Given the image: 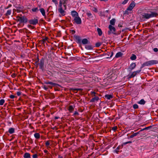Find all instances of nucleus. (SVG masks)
<instances>
[{
	"mask_svg": "<svg viewBox=\"0 0 158 158\" xmlns=\"http://www.w3.org/2000/svg\"><path fill=\"white\" fill-rule=\"evenodd\" d=\"M17 21L19 22L20 23H26L27 22V19L25 16L20 17V16H17L16 17Z\"/></svg>",
	"mask_w": 158,
	"mask_h": 158,
	"instance_id": "3",
	"label": "nucleus"
},
{
	"mask_svg": "<svg viewBox=\"0 0 158 158\" xmlns=\"http://www.w3.org/2000/svg\"><path fill=\"white\" fill-rule=\"evenodd\" d=\"M48 39V38L47 37H45L44 39H43V41L44 44V42H45L46 40H47Z\"/></svg>",
	"mask_w": 158,
	"mask_h": 158,
	"instance_id": "51",
	"label": "nucleus"
},
{
	"mask_svg": "<svg viewBox=\"0 0 158 158\" xmlns=\"http://www.w3.org/2000/svg\"><path fill=\"white\" fill-rule=\"evenodd\" d=\"M11 12H12V10H8L7 11L6 13L5 14L6 16H8L9 15H10V14L11 13Z\"/></svg>",
	"mask_w": 158,
	"mask_h": 158,
	"instance_id": "34",
	"label": "nucleus"
},
{
	"mask_svg": "<svg viewBox=\"0 0 158 158\" xmlns=\"http://www.w3.org/2000/svg\"><path fill=\"white\" fill-rule=\"evenodd\" d=\"M44 83L46 84H50L51 85H52V86H55L56 87H58V86L61 87V85H59L58 84H56L53 82H52L51 81H47L45 82H44Z\"/></svg>",
	"mask_w": 158,
	"mask_h": 158,
	"instance_id": "10",
	"label": "nucleus"
},
{
	"mask_svg": "<svg viewBox=\"0 0 158 158\" xmlns=\"http://www.w3.org/2000/svg\"><path fill=\"white\" fill-rule=\"evenodd\" d=\"M136 56L134 54H132L131 56L130 57V59L131 60H135L136 59Z\"/></svg>",
	"mask_w": 158,
	"mask_h": 158,
	"instance_id": "32",
	"label": "nucleus"
},
{
	"mask_svg": "<svg viewBox=\"0 0 158 158\" xmlns=\"http://www.w3.org/2000/svg\"><path fill=\"white\" fill-rule=\"evenodd\" d=\"M152 127V126H149V127H145V128H144L143 129H141V130H140L139 131V132H141L143 131L144 130H150V129Z\"/></svg>",
	"mask_w": 158,
	"mask_h": 158,
	"instance_id": "30",
	"label": "nucleus"
},
{
	"mask_svg": "<svg viewBox=\"0 0 158 158\" xmlns=\"http://www.w3.org/2000/svg\"><path fill=\"white\" fill-rule=\"evenodd\" d=\"M71 15L74 18L79 16L78 14L75 10L72 11L71 12Z\"/></svg>",
	"mask_w": 158,
	"mask_h": 158,
	"instance_id": "13",
	"label": "nucleus"
},
{
	"mask_svg": "<svg viewBox=\"0 0 158 158\" xmlns=\"http://www.w3.org/2000/svg\"><path fill=\"white\" fill-rule=\"evenodd\" d=\"M39 65L40 69L43 71L44 70V59L43 58L40 59Z\"/></svg>",
	"mask_w": 158,
	"mask_h": 158,
	"instance_id": "5",
	"label": "nucleus"
},
{
	"mask_svg": "<svg viewBox=\"0 0 158 158\" xmlns=\"http://www.w3.org/2000/svg\"><path fill=\"white\" fill-rule=\"evenodd\" d=\"M98 35L99 36H101L102 35V31L101 29L99 28H98L97 29Z\"/></svg>",
	"mask_w": 158,
	"mask_h": 158,
	"instance_id": "31",
	"label": "nucleus"
},
{
	"mask_svg": "<svg viewBox=\"0 0 158 158\" xmlns=\"http://www.w3.org/2000/svg\"><path fill=\"white\" fill-rule=\"evenodd\" d=\"M10 98L13 99L15 98V96L13 95H10Z\"/></svg>",
	"mask_w": 158,
	"mask_h": 158,
	"instance_id": "57",
	"label": "nucleus"
},
{
	"mask_svg": "<svg viewBox=\"0 0 158 158\" xmlns=\"http://www.w3.org/2000/svg\"><path fill=\"white\" fill-rule=\"evenodd\" d=\"M39 10L41 13L42 15L45 18L46 17V15L45 11L44 9L43 8H41Z\"/></svg>",
	"mask_w": 158,
	"mask_h": 158,
	"instance_id": "16",
	"label": "nucleus"
},
{
	"mask_svg": "<svg viewBox=\"0 0 158 158\" xmlns=\"http://www.w3.org/2000/svg\"><path fill=\"white\" fill-rule=\"evenodd\" d=\"M101 44L100 43H97L95 44V46L96 47H99L101 45Z\"/></svg>",
	"mask_w": 158,
	"mask_h": 158,
	"instance_id": "44",
	"label": "nucleus"
},
{
	"mask_svg": "<svg viewBox=\"0 0 158 158\" xmlns=\"http://www.w3.org/2000/svg\"><path fill=\"white\" fill-rule=\"evenodd\" d=\"M158 15L157 13L154 12H151L150 13H142L140 15V19L144 20L145 19H148L150 18L156 17Z\"/></svg>",
	"mask_w": 158,
	"mask_h": 158,
	"instance_id": "1",
	"label": "nucleus"
},
{
	"mask_svg": "<svg viewBox=\"0 0 158 158\" xmlns=\"http://www.w3.org/2000/svg\"><path fill=\"white\" fill-rule=\"evenodd\" d=\"M38 155L36 154H35L32 155V158H37Z\"/></svg>",
	"mask_w": 158,
	"mask_h": 158,
	"instance_id": "46",
	"label": "nucleus"
},
{
	"mask_svg": "<svg viewBox=\"0 0 158 158\" xmlns=\"http://www.w3.org/2000/svg\"><path fill=\"white\" fill-rule=\"evenodd\" d=\"M12 6V5L10 4H9L8 6H6L4 8L5 9H7L11 7Z\"/></svg>",
	"mask_w": 158,
	"mask_h": 158,
	"instance_id": "48",
	"label": "nucleus"
},
{
	"mask_svg": "<svg viewBox=\"0 0 158 158\" xmlns=\"http://www.w3.org/2000/svg\"><path fill=\"white\" fill-rule=\"evenodd\" d=\"M68 1H63L61 3V6H62V5H63V6L64 7V10H65L66 9L67 7H66V5L68 3Z\"/></svg>",
	"mask_w": 158,
	"mask_h": 158,
	"instance_id": "14",
	"label": "nucleus"
},
{
	"mask_svg": "<svg viewBox=\"0 0 158 158\" xmlns=\"http://www.w3.org/2000/svg\"><path fill=\"white\" fill-rule=\"evenodd\" d=\"M117 129V126L114 127H112V130L114 131H115Z\"/></svg>",
	"mask_w": 158,
	"mask_h": 158,
	"instance_id": "45",
	"label": "nucleus"
},
{
	"mask_svg": "<svg viewBox=\"0 0 158 158\" xmlns=\"http://www.w3.org/2000/svg\"><path fill=\"white\" fill-rule=\"evenodd\" d=\"M31 10L33 12H37L39 11V10L38 7H35L32 8L31 9Z\"/></svg>",
	"mask_w": 158,
	"mask_h": 158,
	"instance_id": "35",
	"label": "nucleus"
},
{
	"mask_svg": "<svg viewBox=\"0 0 158 158\" xmlns=\"http://www.w3.org/2000/svg\"><path fill=\"white\" fill-rule=\"evenodd\" d=\"M132 143V142L131 141H129L128 142H126L125 143H124V144H126L128 143Z\"/></svg>",
	"mask_w": 158,
	"mask_h": 158,
	"instance_id": "63",
	"label": "nucleus"
},
{
	"mask_svg": "<svg viewBox=\"0 0 158 158\" xmlns=\"http://www.w3.org/2000/svg\"><path fill=\"white\" fill-rule=\"evenodd\" d=\"M23 10V8L21 6L16 7V10L18 13L21 12Z\"/></svg>",
	"mask_w": 158,
	"mask_h": 158,
	"instance_id": "29",
	"label": "nucleus"
},
{
	"mask_svg": "<svg viewBox=\"0 0 158 158\" xmlns=\"http://www.w3.org/2000/svg\"><path fill=\"white\" fill-rule=\"evenodd\" d=\"M136 67V64L135 63H132L131 65L129 67V68L131 69V70L134 69Z\"/></svg>",
	"mask_w": 158,
	"mask_h": 158,
	"instance_id": "17",
	"label": "nucleus"
},
{
	"mask_svg": "<svg viewBox=\"0 0 158 158\" xmlns=\"http://www.w3.org/2000/svg\"><path fill=\"white\" fill-rule=\"evenodd\" d=\"M38 23V19L37 18H34L29 21V23L32 25H35Z\"/></svg>",
	"mask_w": 158,
	"mask_h": 158,
	"instance_id": "6",
	"label": "nucleus"
},
{
	"mask_svg": "<svg viewBox=\"0 0 158 158\" xmlns=\"http://www.w3.org/2000/svg\"><path fill=\"white\" fill-rule=\"evenodd\" d=\"M133 108L134 109H137L139 108V106L138 105L135 104L133 105Z\"/></svg>",
	"mask_w": 158,
	"mask_h": 158,
	"instance_id": "41",
	"label": "nucleus"
},
{
	"mask_svg": "<svg viewBox=\"0 0 158 158\" xmlns=\"http://www.w3.org/2000/svg\"><path fill=\"white\" fill-rule=\"evenodd\" d=\"M74 108L72 106H69V110L70 112H72L73 110H74Z\"/></svg>",
	"mask_w": 158,
	"mask_h": 158,
	"instance_id": "37",
	"label": "nucleus"
},
{
	"mask_svg": "<svg viewBox=\"0 0 158 158\" xmlns=\"http://www.w3.org/2000/svg\"><path fill=\"white\" fill-rule=\"evenodd\" d=\"M35 138L36 139H39L40 138V135L38 133H35L34 134Z\"/></svg>",
	"mask_w": 158,
	"mask_h": 158,
	"instance_id": "28",
	"label": "nucleus"
},
{
	"mask_svg": "<svg viewBox=\"0 0 158 158\" xmlns=\"http://www.w3.org/2000/svg\"><path fill=\"white\" fill-rule=\"evenodd\" d=\"M8 132L10 134H12L14 133L15 129L13 128H10L8 130Z\"/></svg>",
	"mask_w": 158,
	"mask_h": 158,
	"instance_id": "27",
	"label": "nucleus"
},
{
	"mask_svg": "<svg viewBox=\"0 0 158 158\" xmlns=\"http://www.w3.org/2000/svg\"><path fill=\"white\" fill-rule=\"evenodd\" d=\"M136 75V74L134 72H133L132 74L130 75H128V78H131L134 77Z\"/></svg>",
	"mask_w": 158,
	"mask_h": 158,
	"instance_id": "24",
	"label": "nucleus"
},
{
	"mask_svg": "<svg viewBox=\"0 0 158 158\" xmlns=\"http://www.w3.org/2000/svg\"><path fill=\"white\" fill-rule=\"evenodd\" d=\"M153 50L155 52H157L158 51V49L157 48H154L153 49Z\"/></svg>",
	"mask_w": 158,
	"mask_h": 158,
	"instance_id": "58",
	"label": "nucleus"
},
{
	"mask_svg": "<svg viewBox=\"0 0 158 158\" xmlns=\"http://www.w3.org/2000/svg\"><path fill=\"white\" fill-rule=\"evenodd\" d=\"M88 40L87 39L85 38L83 39L81 41V43L83 44H86L88 43Z\"/></svg>",
	"mask_w": 158,
	"mask_h": 158,
	"instance_id": "20",
	"label": "nucleus"
},
{
	"mask_svg": "<svg viewBox=\"0 0 158 158\" xmlns=\"http://www.w3.org/2000/svg\"><path fill=\"white\" fill-rule=\"evenodd\" d=\"M74 114L75 115H79V114L77 112L75 111L74 112Z\"/></svg>",
	"mask_w": 158,
	"mask_h": 158,
	"instance_id": "62",
	"label": "nucleus"
},
{
	"mask_svg": "<svg viewBox=\"0 0 158 158\" xmlns=\"http://www.w3.org/2000/svg\"><path fill=\"white\" fill-rule=\"evenodd\" d=\"M122 148V146H119L116 148L115 150H114V151L117 153H118V150H119L121 148Z\"/></svg>",
	"mask_w": 158,
	"mask_h": 158,
	"instance_id": "33",
	"label": "nucleus"
},
{
	"mask_svg": "<svg viewBox=\"0 0 158 158\" xmlns=\"http://www.w3.org/2000/svg\"><path fill=\"white\" fill-rule=\"evenodd\" d=\"M43 88L45 90H47L48 89V87L45 85L43 86Z\"/></svg>",
	"mask_w": 158,
	"mask_h": 158,
	"instance_id": "52",
	"label": "nucleus"
},
{
	"mask_svg": "<svg viewBox=\"0 0 158 158\" xmlns=\"http://www.w3.org/2000/svg\"><path fill=\"white\" fill-rule=\"evenodd\" d=\"M108 28L109 31L108 32V34L110 35L111 33H113L115 34L116 33H115L116 31V29L113 26L111 25H109V26Z\"/></svg>",
	"mask_w": 158,
	"mask_h": 158,
	"instance_id": "4",
	"label": "nucleus"
},
{
	"mask_svg": "<svg viewBox=\"0 0 158 158\" xmlns=\"http://www.w3.org/2000/svg\"><path fill=\"white\" fill-rule=\"evenodd\" d=\"M105 98L107 99L110 100L113 98V96L111 94H106L105 96Z\"/></svg>",
	"mask_w": 158,
	"mask_h": 158,
	"instance_id": "21",
	"label": "nucleus"
},
{
	"mask_svg": "<svg viewBox=\"0 0 158 158\" xmlns=\"http://www.w3.org/2000/svg\"><path fill=\"white\" fill-rule=\"evenodd\" d=\"M142 69H141V67L140 68V69L139 70L137 71H134V72L136 74V75H137V74H139V73L141 72Z\"/></svg>",
	"mask_w": 158,
	"mask_h": 158,
	"instance_id": "40",
	"label": "nucleus"
},
{
	"mask_svg": "<svg viewBox=\"0 0 158 158\" xmlns=\"http://www.w3.org/2000/svg\"><path fill=\"white\" fill-rule=\"evenodd\" d=\"M99 15L101 16L105 17V15L104 14V13L102 11H100L99 13Z\"/></svg>",
	"mask_w": 158,
	"mask_h": 158,
	"instance_id": "42",
	"label": "nucleus"
},
{
	"mask_svg": "<svg viewBox=\"0 0 158 158\" xmlns=\"http://www.w3.org/2000/svg\"><path fill=\"white\" fill-rule=\"evenodd\" d=\"M21 92L20 91L17 92V94L18 96H19L21 94Z\"/></svg>",
	"mask_w": 158,
	"mask_h": 158,
	"instance_id": "56",
	"label": "nucleus"
},
{
	"mask_svg": "<svg viewBox=\"0 0 158 158\" xmlns=\"http://www.w3.org/2000/svg\"><path fill=\"white\" fill-rule=\"evenodd\" d=\"M96 93L94 92H91V94L93 96H95V94Z\"/></svg>",
	"mask_w": 158,
	"mask_h": 158,
	"instance_id": "54",
	"label": "nucleus"
},
{
	"mask_svg": "<svg viewBox=\"0 0 158 158\" xmlns=\"http://www.w3.org/2000/svg\"><path fill=\"white\" fill-rule=\"evenodd\" d=\"M31 157L30 154L28 152L25 153L23 155V157L24 158H30Z\"/></svg>",
	"mask_w": 158,
	"mask_h": 158,
	"instance_id": "18",
	"label": "nucleus"
},
{
	"mask_svg": "<svg viewBox=\"0 0 158 158\" xmlns=\"http://www.w3.org/2000/svg\"><path fill=\"white\" fill-rule=\"evenodd\" d=\"M93 10L95 12H98V10L96 7H94L93 8Z\"/></svg>",
	"mask_w": 158,
	"mask_h": 158,
	"instance_id": "53",
	"label": "nucleus"
},
{
	"mask_svg": "<svg viewBox=\"0 0 158 158\" xmlns=\"http://www.w3.org/2000/svg\"><path fill=\"white\" fill-rule=\"evenodd\" d=\"M146 103V102L144 101L143 99H142L139 101L137 102L138 104L141 105H144Z\"/></svg>",
	"mask_w": 158,
	"mask_h": 158,
	"instance_id": "25",
	"label": "nucleus"
},
{
	"mask_svg": "<svg viewBox=\"0 0 158 158\" xmlns=\"http://www.w3.org/2000/svg\"><path fill=\"white\" fill-rule=\"evenodd\" d=\"M74 22L77 24H81V19L78 16L75 17L74 18Z\"/></svg>",
	"mask_w": 158,
	"mask_h": 158,
	"instance_id": "8",
	"label": "nucleus"
},
{
	"mask_svg": "<svg viewBox=\"0 0 158 158\" xmlns=\"http://www.w3.org/2000/svg\"><path fill=\"white\" fill-rule=\"evenodd\" d=\"M39 62L37 61H35V63H34V65L36 66L37 67H38V65H39Z\"/></svg>",
	"mask_w": 158,
	"mask_h": 158,
	"instance_id": "49",
	"label": "nucleus"
},
{
	"mask_svg": "<svg viewBox=\"0 0 158 158\" xmlns=\"http://www.w3.org/2000/svg\"><path fill=\"white\" fill-rule=\"evenodd\" d=\"M70 90H72L74 92H77V89H73L71 88L70 89Z\"/></svg>",
	"mask_w": 158,
	"mask_h": 158,
	"instance_id": "50",
	"label": "nucleus"
},
{
	"mask_svg": "<svg viewBox=\"0 0 158 158\" xmlns=\"http://www.w3.org/2000/svg\"><path fill=\"white\" fill-rule=\"evenodd\" d=\"M135 5L134 2H132L127 8V10H131Z\"/></svg>",
	"mask_w": 158,
	"mask_h": 158,
	"instance_id": "9",
	"label": "nucleus"
},
{
	"mask_svg": "<svg viewBox=\"0 0 158 158\" xmlns=\"http://www.w3.org/2000/svg\"><path fill=\"white\" fill-rule=\"evenodd\" d=\"M52 1L54 3L56 4H58V2L56 0H52Z\"/></svg>",
	"mask_w": 158,
	"mask_h": 158,
	"instance_id": "55",
	"label": "nucleus"
},
{
	"mask_svg": "<svg viewBox=\"0 0 158 158\" xmlns=\"http://www.w3.org/2000/svg\"><path fill=\"white\" fill-rule=\"evenodd\" d=\"M128 10H127V9L125 11V14H126L128 15L129 13L128 12Z\"/></svg>",
	"mask_w": 158,
	"mask_h": 158,
	"instance_id": "64",
	"label": "nucleus"
},
{
	"mask_svg": "<svg viewBox=\"0 0 158 158\" xmlns=\"http://www.w3.org/2000/svg\"><path fill=\"white\" fill-rule=\"evenodd\" d=\"M59 4V8L58 9V11L61 14L60 16H63L65 15V12L63 9L62 6H61H61Z\"/></svg>",
	"mask_w": 158,
	"mask_h": 158,
	"instance_id": "7",
	"label": "nucleus"
},
{
	"mask_svg": "<svg viewBox=\"0 0 158 158\" xmlns=\"http://www.w3.org/2000/svg\"><path fill=\"white\" fill-rule=\"evenodd\" d=\"M99 99V98L98 96H95L94 97L92 98L90 100V102H94L95 101H98Z\"/></svg>",
	"mask_w": 158,
	"mask_h": 158,
	"instance_id": "15",
	"label": "nucleus"
},
{
	"mask_svg": "<svg viewBox=\"0 0 158 158\" xmlns=\"http://www.w3.org/2000/svg\"><path fill=\"white\" fill-rule=\"evenodd\" d=\"M113 55V52H107L105 55L106 56L107 58H110L112 57Z\"/></svg>",
	"mask_w": 158,
	"mask_h": 158,
	"instance_id": "12",
	"label": "nucleus"
},
{
	"mask_svg": "<svg viewBox=\"0 0 158 158\" xmlns=\"http://www.w3.org/2000/svg\"><path fill=\"white\" fill-rule=\"evenodd\" d=\"M5 102V100L3 99L0 100V105H2Z\"/></svg>",
	"mask_w": 158,
	"mask_h": 158,
	"instance_id": "39",
	"label": "nucleus"
},
{
	"mask_svg": "<svg viewBox=\"0 0 158 158\" xmlns=\"http://www.w3.org/2000/svg\"><path fill=\"white\" fill-rule=\"evenodd\" d=\"M49 141H47L45 142V145L48 148H50V147H49V146L50 144V143Z\"/></svg>",
	"mask_w": 158,
	"mask_h": 158,
	"instance_id": "38",
	"label": "nucleus"
},
{
	"mask_svg": "<svg viewBox=\"0 0 158 158\" xmlns=\"http://www.w3.org/2000/svg\"><path fill=\"white\" fill-rule=\"evenodd\" d=\"M74 37L76 40V42L77 43L79 44L81 43V39L80 36L76 35H74Z\"/></svg>",
	"mask_w": 158,
	"mask_h": 158,
	"instance_id": "11",
	"label": "nucleus"
},
{
	"mask_svg": "<svg viewBox=\"0 0 158 158\" xmlns=\"http://www.w3.org/2000/svg\"><path fill=\"white\" fill-rule=\"evenodd\" d=\"M71 31L72 34H74L75 32V31L74 30H71Z\"/></svg>",
	"mask_w": 158,
	"mask_h": 158,
	"instance_id": "61",
	"label": "nucleus"
},
{
	"mask_svg": "<svg viewBox=\"0 0 158 158\" xmlns=\"http://www.w3.org/2000/svg\"><path fill=\"white\" fill-rule=\"evenodd\" d=\"M123 54L121 52H119L117 53L115 55L116 58H118L122 56Z\"/></svg>",
	"mask_w": 158,
	"mask_h": 158,
	"instance_id": "23",
	"label": "nucleus"
},
{
	"mask_svg": "<svg viewBox=\"0 0 158 158\" xmlns=\"http://www.w3.org/2000/svg\"><path fill=\"white\" fill-rule=\"evenodd\" d=\"M129 0H124L122 4L123 5H125L126 4Z\"/></svg>",
	"mask_w": 158,
	"mask_h": 158,
	"instance_id": "47",
	"label": "nucleus"
},
{
	"mask_svg": "<svg viewBox=\"0 0 158 158\" xmlns=\"http://www.w3.org/2000/svg\"><path fill=\"white\" fill-rule=\"evenodd\" d=\"M140 132H139H139H137L134 133L132 135H131L130 136V138H133L135 136H136L137 135L139 134V133Z\"/></svg>",
	"mask_w": 158,
	"mask_h": 158,
	"instance_id": "26",
	"label": "nucleus"
},
{
	"mask_svg": "<svg viewBox=\"0 0 158 158\" xmlns=\"http://www.w3.org/2000/svg\"><path fill=\"white\" fill-rule=\"evenodd\" d=\"M15 76H16V75L15 73H13L11 75V76L13 77V78H14L15 77Z\"/></svg>",
	"mask_w": 158,
	"mask_h": 158,
	"instance_id": "60",
	"label": "nucleus"
},
{
	"mask_svg": "<svg viewBox=\"0 0 158 158\" xmlns=\"http://www.w3.org/2000/svg\"><path fill=\"white\" fill-rule=\"evenodd\" d=\"M158 63V61L156 60H151L144 63L141 66V69H142L145 66H148L154 64Z\"/></svg>",
	"mask_w": 158,
	"mask_h": 158,
	"instance_id": "2",
	"label": "nucleus"
},
{
	"mask_svg": "<svg viewBox=\"0 0 158 158\" xmlns=\"http://www.w3.org/2000/svg\"><path fill=\"white\" fill-rule=\"evenodd\" d=\"M25 32L26 33H31V32L27 29H26Z\"/></svg>",
	"mask_w": 158,
	"mask_h": 158,
	"instance_id": "59",
	"label": "nucleus"
},
{
	"mask_svg": "<svg viewBox=\"0 0 158 158\" xmlns=\"http://www.w3.org/2000/svg\"><path fill=\"white\" fill-rule=\"evenodd\" d=\"M27 26L29 28H30L31 29H34L35 28V27H34V26H32L31 25H27Z\"/></svg>",
	"mask_w": 158,
	"mask_h": 158,
	"instance_id": "43",
	"label": "nucleus"
},
{
	"mask_svg": "<svg viewBox=\"0 0 158 158\" xmlns=\"http://www.w3.org/2000/svg\"><path fill=\"white\" fill-rule=\"evenodd\" d=\"M115 19H112L110 21V25H111V26H114L115 25Z\"/></svg>",
	"mask_w": 158,
	"mask_h": 158,
	"instance_id": "19",
	"label": "nucleus"
},
{
	"mask_svg": "<svg viewBox=\"0 0 158 158\" xmlns=\"http://www.w3.org/2000/svg\"><path fill=\"white\" fill-rule=\"evenodd\" d=\"M86 15L90 19L93 17L90 11L87 12L86 13Z\"/></svg>",
	"mask_w": 158,
	"mask_h": 158,
	"instance_id": "36",
	"label": "nucleus"
},
{
	"mask_svg": "<svg viewBox=\"0 0 158 158\" xmlns=\"http://www.w3.org/2000/svg\"><path fill=\"white\" fill-rule=\"evenodd\" d=\"M85 48L87 50H91L93 48V47L91 45H86L85 47Z\"/></svg>",
	"mask_w": 158,
	"mask_h": 158,
	"instance_id": "22",
	"label": "nucleus"
}]
</instances>
